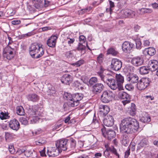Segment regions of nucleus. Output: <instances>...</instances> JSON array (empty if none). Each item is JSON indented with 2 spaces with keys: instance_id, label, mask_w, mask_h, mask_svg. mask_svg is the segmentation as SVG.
<instances>
[{
  "instance_id": "f257e3e1",
  "label": "nucleus",
  "mask_w": 158,
  "mask_h": 158,
  "mask_svg": "<svg viewBox=\"0 0 158 158\" xmlns=\"http://www.w3.org/2000/svg\"><path fill=\"white\" fill-rule=\"evenodd\" d=\"M139 127V122L131 117H127L121 121L120 130L123 132L131 134L137 131Z\"/></svg>"
},
{
  "instance_id": "f03ea898",
  "label": "nucleus",
  "mask_w": 158,
  "mask_h": 158,
  "mask_svg": "<svg viewBox=\"0 0 158 158\" xmlns=\"http://www.w3.org/2000/svg\"><path fill=\"white\" fill-rule=\"evenodd\" d=\"M99 76L101 80L112 89L115 90L118 89L119 90L122 89V86L119 85V84L114 78H112L111 75L108 74H102L99 73Z\"/></svg>"
},
{
  "instance_id": "7ed1b4c3",
  "label": "nucleus",
  "mask_w": 158,
  "mask_h": 158,
  "mask_svg": "<svg viewBox=\"0 0 158 158\" xmlns=\"http://www.w3.org/2000/svg\"><path fill=\"white\" fill-rule=\"evenodd\" d=\"M150 81L148 78H141L138 82L136 84V87L139 90L144 89L149 85Z\"/></svg>"
},
{
  "instance_id": "20e7f679",
  "label": "nucleus",
  "mask_w": 158,
  "mask_h": 158,
  "mask_svg": "<svg viewBox=\"0 0 158 158\" xmlns=\"http://www.w3.org/2000/svg\"><path fill=\"white\" fill-rule=\"evenodd\" d=\"M113 96V93L110 90L103 91L101 96V101L105 103H108L111 100Z\"/></svg>"
},
{
  "instance_id": "39448f33",
  "label": "nucleus",
  "mask_w": 158,
  "mask_h": 158,
  "mask_svg": "<svg viewBox=\"0 0 158 158\" xmlns=\"http://www.w3.org/2000/svg\"><path fill=\"white\" fill-rule=\"evenodd\" d=\"M101 130L103 136L109 140H110L116 136L115 132L113 130L109 129L106 130L105 127H103Z\"/></svg>"
},
{
  "instance_id": "423d86ee",
  "label": "nucleus",
  "mask_w": 158,
  "mask_h": 158,
  "mask_svg": "<svg viewBox=\"0 0 158 158\" xmlns=\"http://www.w3.org/2000/svg\"><path fill=\"white\" fill-rule=\"evenodd\" d=\"M83 97V95L81 93H77L73 94V101L70 102L71 106L74 107L77 106L79 104V102Z\"/></svg>"
},
{
  "instance_id": "0eeeda50",
  "label": "nucleus",
  "mask_w": 158,
  "mask_h": 158,
  "mask_svg": "<svg viewBox=\"0 0 158 158\" xmlns=\"http://www.w3.org/2000/svg\"><path fill=\"white\" fill-rule=\"evenodd\" d=\"M56 147L59 150L64 151L67 150V139H62L57 141L56 143Z\"/></svg>"
},
{
  "instance_id": "6e6552de",
  "label": "nucleus",
  "mask_w": 158,
  "mask_h": 158,
  "mask_svg": "<svg viewBox=\"0 0 158 158\" xmlns=\"http://www.w3.org/2000/svg\"><path fill=\"white\" fill-rule=\"evenodd\" d=\"M60 152L57 148L53 147L48 148L47 153L49 157H55L58 156Z\"/></svg>"
},
{
  "instance_id": "1a4fd4ad",
  "label": "nucleus",
  "mask_w": 158,
  "mask_h": 158,
  "mask_svg": "<svg viewBox=\"0 0 158 158\" xmlns=\"http://www.w3.org/2000/svg\"><path fill=\"white\" fill-rule=\"evenodd\" d=\"M122 66V63L121 61L117 59L112 60L111 63V67L115 71L119 70Z\"/></svg>"
},
{
  "instance_id": "9d476101",
  "label": "nucleus",
  "mask_w": 158,
  "mask_h": 158,
  "mask_svg": "<svg viewBox=\"0 0 158 158\" xmlns=\"http://www.w3.org/2000/svg\"><path fill=\"white\" fill-rule=\"evenodd\" d=\"M119 96L121 99L124 100L122 101L124 105L130 102V95L126 92H120L119 94Z\"/></svg>"
},
{
  "instance_id": "9b49d317",
  "label": "nucleus",
  "mask_w": 158,
  "mask_h": 158,
  "mask_svg": "<svg viewBox=\"0 0 158 158\" xmlns=\"http://www.w3.org/2000/svg\"><path fill=\"white\" fill-rule=\"evenodd\" d=\"M99 111L98 114L101 116L106 115L109 112L110 109L107 106L100 105L99 106Z\"/></svg>"
},
{
  "instance_id": "f8f14e48",
  "label": "nucleus",
  "mask_w": 158,
  "mask_h": 158,
  "mask_svg": "<svg viewBox=\"0 0 158 158\" xmlns=\"http://www.w3.org/2000/svg\"><path fill=\"white\" fill-rule=\"evenodd\" d=\"M148 65L150 71H155L158 69V61L156 60H150Z\"/></svg>"
},
{
  "instance_id": "ddd939ff",
  "label": "nucleus",
  "mask_w": 158,
  "mask_h": 158,
  "mask_svg": "<svg viewBox=\"0 0 158 158\" xmlns=\"http://www.w3.org/2000/svg\"><path fill=\"white\" fill-rule=\"evenodd\" d=\"M144 60L142 56H137L133 57L131 60V63L134 66H138L142 65Z\"/></svg>"
},
{
  "instance_id": "4468645a",
  "label": "nucleus",
  "mask_w": 158,
  "mask_h": 158,
  "mask_svg": "<svg viewBox=\"0 0 158 158\" xmlns=\"http://www.w3.org/2000/svg\"><path fill=\"white\" fill-rule=\"evenodd\" d=\"M9 125L10 128L14 130L17 131L19 128V123L15 119L10 120L9 122Z\"/></svg>"
},
{
  "instance_id": "2eb2a0df",
  "label": "nucleus",
  "mask_w": 158,
  "mask_h": 158,
  "mask_svg": "<svg viewBox=\"0 0 158 158\" xmlns=\"http://www.w3.org/2000/svg\"><path fill=\"white\" fill-rule=\"evenodd\" d=\"M121 13L123 15V17L126 18H133L135 17V13L133 10L129 9H125L121 11Z\"/></svg>"
},
{
  "instance_id": "dca6fc26",
  "label": "nucleus",
  "mask_w": 158,
  "mask_h": 158,
  "mask_svg": "<svg viewBox=\"0 0 158 158\" xmlns=\"http://www.w3.org/2000/svg\"><path fill=\"white\" fill-rule=\"evenodd\" d=\"M104 86L102 84L97 83L93 86V91L96 94L101 93L104 89Z\"/></svg>"
},
{
  "instance_id": "f3484780",
  "label": "nucleus",
  "mask_w": 158,
  "mask_h": 158,
  "mask_svg": "<svg viewBox=\"0 0 158 158\" xmlns=\"http://www.w3.org/2000/svg\"><path fill=\"white\" fill-rule=\"evenodd\" d=\"M76 142L75 139L72 138L67 139V150H70L74 149L76 147Z\"/></svg>"
},
{
  "instance_id": "a211bd4d",
  "label": "nucleus",
  "mask_w": 158,
  "mask_h": 158,
  "mask_svg": "<svg viewBox=\"0 0 158 158\" xmlns=\"http://www.w3.org/2000/svg\"><path fill=\"white\" fill-rule=\"evenodd\" d=\"M139 77L136 75L130 74L127 75V81L130 83L134 84L138 82Z\"/></svg>"
},
{
  "instance_id": "6ab92c4d",
  "label": "nucleus",
  "mask_w": 158,
  "mask_h": 158,
  "mask_svg": "<svg viewBox=\"0 0 158 158\" xmlns=\"http://www.w3.org/2000/svg\"><path fill=\"white\" fill-rule=\"evenodd\" d=\"M57 37L55 35H52L47 41L48 46L50 47H55Z\"/></svg>"
},
{
  "instance_id": "aec40b11",
  "label": "nucleus",
  "mask_w": 158,
  "mask_h": 158,
  "mask_svg": "<svg viewBox=\"0 0 158 158\" xmlns=\"http://www.w3.org/2000/svg\"><path fill=\"white\" fill-rule=\"evenodd\" d=\"M103 123L104 125L107 127H111L114 123V120L112 116L109 117L104 118L103 120Z\"/></svg>"
},
{
  "instance_id": "412c9836",
  "label": "nucleus",
  "mask_w": 158,
  "mask_h": 158,
  "mask_svg": "<svg viewBox=\"0 0 158 158\" xmlns=\"http://www.w3.org/2000/svg\"><path fill=\"white\" fill-rule=\"evenodd\" d=\"M72 81L71 76L69 75L65 74L61 78V82L66 85H69Z\"/></svg>"
},
{
  "instance_id": "4be33fe9",
  "label": "nucleus",
  "mask_w": 158,
  "mask_h": 158,
  "mask_svg": "<svg viewBox=\"0 0 158 158\" xmlns=\"http://www.w3.org/2000/svg\"><path fill=\"white\" fill-rule=\"evenodd\" d=\"M134 44L128 41H125L122 45V49H131L134 47Z\"/></svg>"
},
{
  "instance_id": "5701e85b",
  "label": "nucleus",
  "mask_w": 158,
  "mask_h": 158,
  "mask_svg": "<svg viewBox=\"0 0 158 158\" xmlns=\"http://www.w3.org/2000/svg\"><path fill=\"white\" fill-rule=\"evenodd\" d=\"M3 56L8 60H10L14 57L13 52L11 50H4Z\"/></svg>"
},
{
  "instance_id": "b1692460",
  "label": "nucleus",
  "mask_w": 158,
  "mask_h": 158,
  "mask_svg": "<svg viewBox=\"0 0 158 158\" xmlns=\"http://www.w3.org/2000/svg\"><path fill=\"white\" fill-rule=\"evenodd\" d=\"M27 98L28 100L32 102H36L39 99V97L36 94H31L28 95Z\"/></svg>"
},
{
  "instance_id": "393cba45",
  "label": "nucleus",
  "mask_w": 158,
  "mask_h": 158,
  "mask_svg": "<svg viewBox=\"0 0 158 158\" xmlns=\"http://www.w3.org/2000/svg\"><path fill=\"white\" fill-rule=\"evenodd\" d=\"M148 144V139L144 138L141 140L138 144V148L139 149L144 147H145Z\"/></svg>"
},
{
  "instance_id": "a878e982",
  "label": "nucleus",
  "mask_w": 158,
  "mask_h": 158,
  "mask_svg": "<svg viewBox=\"0 0 158 158\" xmlns=\"http://www.w3.org/2000/svg\"><path fill=\"white\" fill-rule=\"evenodd\" d=\"M64 98L67 100L69 101L68 104L71 106L70 102L71 101H73V95H72L70 93L67 92H64Z\"/></svg>"
},
{
  "instance_id": "bb28decb",
  "label": "nucleus",
  "mask_w": 158,
  "mask_h": 158,
  "mask_svg": "<svg viewBox=\"0 0 158 158\" xmlns=\"http://www.w3.org/2000/svg\"><path fill=\"white\" fill-rule=\"evenodd\" d=\"M36 50H30L29 53L31 56L33 58H38L42 56L41 54H38V52L40 50H37V52H36Z\"/></svg>"
},
{
  "instance_id": "cd10ccee",
  "label": "nucleus",
  "mask_w": 158,
  "mask_h": 158,
  "mask_svg": "<svg viewBox=\"0 0 158 158\" xmlns=\"http://www.w3.org/2000/svg\"><path fill=\"white\" fill-rule=\"evenodd\" d=\"M150 70L149 68L147 67L143 66L140 68L139 69V72L141 75H145L149 73Z\"/></svg>"
},
{
  "instance_id": "c85d7f7f",
  "label": "nucleus",
  "mask_w": 158,
  "mask_h": 158,
  "mask_svg": "<svg viewBox=\"0 0 158 158\" xmlns=\"http://www.w3.org/2000/svg\"><path fill=\"white\" fill-rule=\"evenodd\" d=\"M116 80L119 84V85L122 86L121 85L124 82V77L120 74H116L115 76Z\"/></svg>"
},
{
  "instance_id": "c756f323",
  "label": "nucleus",
  "mask_w": 158,
  "mask_h": 158,
  "mask_svg": "<svg viewBox=\"0 0 158 158\" xmlns=\"http://www.w3.org/2000/svg\"><path fill=\"white\" fill-rule=\"evenodd\" d=\"M136 108L135 105L132 103L130 107L129 113L132 116H134L136 114Z\"/></svg>"
},
{
  "instance_id": "7c9ffc66",
  "label": "nucleus",
  "mask_w": 158,
  "mask_h": 158,
  "mask_svg": "<svg viewBox=\"0 0 158 158\" xmlns=\"http://www.w3.org/2000/svg\"><path fill=\"white\" fill-rule=\"evenodd\" d=\"M30 48L31 49H40V48H44L41 44L36 43L32 44L31 45Z\"/></svg>"
},
{
  "instance_id": "2f4dec72",
  "label": "nucleus",
  "mask_w": 158,
  "mask_h": 158,
  "mask_svg": "<svg viewBox=\"0 0 158 158\" xmlns=\"http://www.w3.org/2000/svg\"><path fill=\"white\" fill-rule=\"evenodd\" d=\"M38 111H37L35 112V116H33V117H31V116H30L29 119H30V120L32 123H36L39 119L40 118L39 117H38L37 116H35L38 114Z\"/></svg>"
},
{
  "instance_id": "473e14b6",
  "label": "nucleus",
  "mask_w": 158,
  "mask_h": 158,
  "mask_svg": "<svg viewBox=\"0 0 158 158\" xmlns=\"http://www.w3.org/2000/svg\"><path fill=\"white\" fill-rule=\"evenodd\" d=\"M16 113L19 115H23L25 114L24 110L22 106H18L16 108Z\"/></svg>"
},
{
  "instance_id": "72a5a7b5",
  "label": "nucleus",
  "mask_w": 158,
  "mask_h": 158,
  "mask_svg": "<svg viewBox=\"0 0 158 158\" xmlns=\"http://www.w3.org/2000/svg\"><path fill=\"white\" fill-rule=\"evenodd\" d=\"M143 53L145 55H148L150 56L154 55L156 53V50H143Z\"/></svg>"
},
{
  "instance_id": "f704fd0d",
  "label": "nucleus",
  "mask_w": 158,
  "mask_h": 158,
  "mask_svg": "<svg viewBox=\"0 0 158 158\" xmlns=\"http://www.w3.org/2000/svg\"><path fill=\"white\" fill-rule=\"evenodd\" d=\"M151 120L150 117L148 115H144L140 119V121L144 123L149 122Z\"/></svg>"
},
{
  "instance_id": "c9c22d12",
  "label": "nucleus",
  "mask_w": 158,
  "mask_h": 158,
  "mask_svg": "<svg viewBox=\"0 0 158 158\" xmlns=\"http://www.w3.org/2000/svg\"><path fill=\"white\" fill-rule=\"evenodd\" d=\"M46 139L44 138H42L35 142L37 145L41 146L45 144L46 143Z\"/></svg>"
},
{
  "instance_id": "e433bc0d",
  "label": "nucleus",
  "mask_w": 158,
  "mask_h": 158,
  "mask_svg": "<svg viewBox=\"0 0 158 158\" xmlns=\"http://www.w3.org/2000/svg\"><path fill=\"white\" fill-rule=\"evenodd\" d=\"M8 114L6 112H1L0 113V118L2 120L5 119L9 118Z\"/></svg>"
},
{
  "instance_id": "4c0bfd02",
  "label": "nucleus",
  "mask_w": 158,
  "mask_h": 158,
  "mask_svg": "<svg viewBox=\"0 0 158 158\" xmlns=\"http://www.w3.org/2000/svg\"><path fill=\"white\" fill-rule=\"evenodd\" d=\"M48 95L54 96L56 94V92L55 88L53 87H52L51 89H49L47 91Z\"/></svg>"
},
{
  "instance_id": "58836bf2",
  "label": "nucleus",
  "mask_w": 158,
  "mask_h": 158,
  "mask_svg": "<svg viewBox=\"0 0 158 158\" xmlns=\"http://www.w3.org/2000/svg\"><path fill=\"white\" fill-rule=\"evenodd\" d=\"M122 143L126 146L129 143L128 137L126 135H123L122 138Z\"/></svg>"
},
{
  "instance_id": "ea45409f",
  "label": "nucleus",
  "mask_w": 158,
  "mask_h": 158,
  "mask_svg": "<svg viewBox=\"0 0 158 158\" xmlns=\"http://www.w3.org/2000/svg\"><path fill=\"white\" fill-rule=\"evenodd\" d=\"M85 44L86 46L83 45L81 43H79L77 49H86V47L87 48V49H91L87 43Z\"/></svg>"
},
{
  "instance_id": "a19ab883",
  "label": "nucleus",
  "mask_w": 158,
  "mask_h": 158,
  "mask_svg": "<svg viewBox=\"0 0 158 158\" xmlns=\"http://www.w3.org/2000/svg\"><path fill=\"white\" fill-rule=\"evenodd\" d=\"M98 81L97 78L95 77H91L89 80V83L90 85H92L94 83H96Z\"/></svg>"
},
{
  "instance_id": "79ce46f5",
  "label": "nucleus",
  "mask_w": 158,
  "mask_h": 158,
  "mask_svg": "<svg viewBox=\"0 0 158 158\" xmlns=\"http://www.w3.org/2000/svg\"><path fill=\"white\" fill-rule=\"evenodd\" d=\"M140 11L143 13H151L152 11V9L147 8H142L140 10Z\"/></svg>"
},
{
  "instance_id": "37998d69",
  "label": "nucleus",
  "mask_w": 158,
  "mask_h": 158,
  "mask_svg": "<svg viewBox=\"0 0 158 158\" xmlns=\"http://www.w3.org/2000/svg\"><path fill=\"white\" fill-rule=\"evenodd\" d=\"M24 154L26 157H32L33 154L31 150H25Z\"/></svg>"
},
{
  "instance_id": "c03bdc74",
  "label": "nucleus",
  "mask_w": 158,
  "mask_h": 158,
  "mask_svg": "<svg viewBox=\"0 0 158 158\" xmlns=\"http://www.w3.org/2000/svg\"><path fill=\"white\" fill-rule=\"evenodd\" d=\"M84 61L83 60H80L76 62L73 64L72 65L76 66L77 67H79L84 63Z\"/></svg>"
},
{
  "instance_id": "a18cd8bd",
  "label": "nucleus",
  "mask_w": 158,
  "mask_h": 158,
  "mask_svg": "<svg viewBox=\"0 0 158 158\" xmlns=\"http://www.w3.org/2000/svg\"><path fill=\"white\" fill-rule=\"evenodd\" d=\"M132 84L130 83V84H126L125 86L126 89L128 90H133L134 89V86Z\"/></svg>"
},
{
  "instance_id": "49530a36",
  "label": "nucleus",
  "mask_w": 158,
  "mask_h": 158,
  "mask_svg": "<svg viewBox=\"0 0 158 158\" xmlns=\"http://www.w3.org/2000/svg\"><path fill=\"white\" fill-rule=\"evenodd\" d=\"M118 53L117 51L115 50H107V54H110L112 56H116Z\"/></svg>"
},
{
  "instance_id": "de8ad7c7",
  "label": "nucleus",
  "mask_w": 158,
  "mask_h": 158,
  "mask_svg": "<svg viewBox=\"0 0 158 158\" xmlns=\"http://www.w3.org/2000/svg\"><path fill=\"white\" fill-rule=\"evenodd\" d=\"M103 56L102 54H100L98 57L97 60L98 63L101 64L103 61Z\"/></svg>"
},
{
  "instance_id": "09e8293b",
  "label": "nucleus",
  "mask_w": 158,
  "mask_h": 158,
  "mask_svg": "<svg viewBox=\"0 0 158 158\" xmlns=\"http://www.w3.org/2000/svg\"><path fill=\"white\" fill-rule=\"evenodd\" d=\"M65 56L69 58H72L74 57L73 53L71 51L67 52L65 54Z\"/></svg>"
},
{
  "instance_id": "8fccbe9b",
  "label": "nucleus",
  "mask_w": 158,
  "mask_h": 158,
  "mask_svg": "<svg viewBox=\"0 0 158 158\" xmlns=\"http://www.w3.org/2000/svg\"><path fill=\"white\" fill-rule=\"evenodd\" d=\"M20 121L22 123V124L24 125H26L27 124L28 121L27 119L23 117L20 118L19 119Z\"/></svg>"
},
{
  "instance_id": "3c124183",
  "label": "nucleus",
  "mask_w": 158,
  "mask_h": 158,
  "mask_svg": "<svg viewBox=\"0 0 158 158\" xmlns=\"http://www.w3.org/2000/svg\"><path fill=\"white\" fill-rule=\"evenodd\" d=\"M79 40L80 43H85L86 41L85 37L83 35H80L79 37Z\"/></svg>"
},
{
  "instance_id": "603ef678",
  "label": "nucleus",
  "mask_w": 158,
  "mask_h": 158,
  "mask_svg": "<svg viewBox=\"0 0 158 158\" xmlns=\"http://www.w3.org/2000/svg\"><path fill=\"white\" fill-rule=\"evenodd\" d=\"M91 9V8L90 7H87V8H86L85 9H82L81 11L82 13V14H83V13H84L85 12H86V13H88L90 10Z\"/></svg>"
},
{
  "instance_id": "864d4df0",
  "label": "nucleus",
  "mask_w": 158,
  "mask_h": 158,
  "mask_svg": "<svg viewBox=\"0 0 158 158\" xmlns=\"http://www.w3.org/2000/svg\"><path fill=\"white\" fill-rule=\"evenodd\" d=\"M9 150L11 154H13L15 152V150L13 146L10 145L9 146Z\"/></svg>"
},
{
  "instance_id": "5fc2aeb1",
  "label": "nucleus",
  "mask_w": 158,
  "mask_h": 158,
  "mask_svg": "<svg viewBox=\"0 0 158 158\" xmlns=\"http://www.w3.org/2000/svg\"><path fill=\"white\" fill-rule=\"evenodd\" d=\"M145 99L146 100H148V101L153 100L154 99V98L151 95H147L144 96Z\"/></svg>"
},
{
  "instance_id": "6e6d98bb",
  "label": "nucleus",
  "mask_w": 158,
  "mask_h": 158,
  "mask_svg": "<svg viewBox=\"0 0 158 158\" xmlns=\"http://www.w3.org/2000/svg\"><path fill=\"white\" fill-rule=\"evenodd\" d=\"M111 152H112L116 156H117L118 158L119 157V154L117 152L116 150L113 146H112V148Z\"/></svg>"
},
{
  "instance_id": "4d7b16f0",
  "label": "nucleus",
  "mask_w": 158,
  "mask_h": 158,
  "mask_svg": "<svg viewBox=\"0 0 158 158\" xmlns=\"http://www.w3.org/2000/svg\"><path fill=\"white\" fill-rule=\"evenodd\" d=\"M141 45V42L139 41H137L136 42V47L137 49H140Z\"/></svg>"
},
{
  "instance_id": "13d9d810",
  "label": "nucleus",
  "mask_w": 158,
  "mask_h": 158,
  "mask_svg": "<svg viewBox=\"0 0 158 158\" xmlns=\"http://www.w3.org/2000/svg\"><path fill=\"white\" fill-rule=\"evenodd\" d=\"M21 23V21L19 20H15L11 21V23L14 25L19 24Z\"/></svg>"
},
{
  "instance_id": "bf43d9fd",
  "label": "nucleus",
  "mask_w": 158,
  "mask_h": 158,
  "mask_svg": "<svg viewBox=\"0 0 158 158\" xmlns=\"http://www.w3.org/2000/svg\"><path fill=\"white\" fill-rule=\"evenodd\" d=\"M130 148H129L125 152L124 156L125 158H127L128 156L130 154Z\"/></svg>"
},
{
  "instance_id": "052dcab7",
  "label": "nucleus",
  "mask_w": 158,
  "mask_h": 158,
  "mask_svg": "<svg viewBox=\"0 0 158 158\" xmlns=\"http://www.w3.org/2000/svg\"><path fill=\"white\" fill-rule=\"evenodd\" d=\"M68 40V43L69 44H72L75 41V39L74 38H67Z\"/></svg>"
},
{
  "instance_id": "680f3d73",
  "label": "nucleus",
  "mask_w": 158,
  "mask_h": 158,
  "mask_svg": "<svg viewBox=\"0 0 158 158\" xmlns=\"http://www.w3.org/2000/svg\"><path fill=\"white\" fill-rule=\"evenodd\" d=\"M33 1L35 2V3L40 5L41 4L44 0H32Z\"/></svg>"
},
{
  "instance_id": "e2e57ef3",
  "label": "nucleus",
  "mask_w": 158,
  "mask_h": 158,
  "mask_svg": "<svg viewBox=\"0 0 158 158\" xmlns=\"http://www.w3.org/2000/svg\"><path fill=\"white\" fill-rule=\"evenodd\" d=\"M112 148V146L110 147L107 148L104 152V154L105 155L106 153L107 154H108V152L109 151L111 152Z\"/></svg>"
},
{
  "instance_id": "0e129e2a",
  "label": "nucleus",
  "mask_w": 158,
  "mask_h": 158,
  "mask_svg": "<svg viewBox=\"0 0 158 158\" xmlns=\"http://www.w3.org/2000/svg\"><path fill=\"white\" fill-rule=\"evenodd\" d=\"M25 150L22 149H18L17 151V153H18L19 155H20L21 154L24 153Z\"/></svg>"
},
{
  "instance_id": "69168bd1",
  "label": "nucleus",
  "mask_w": 158,
  "mask_h": 158,
  "mask_svg": "<svg viewBox=\"0 0 158 158\" xmlns=\"http://www.w3.org/2000/svg\"><path fill=\"white\" fill-rule=\"evenodd\" d=\"M140 28V26L138 25H135L134 27V29L135 31H138Z\"/></svg>"
},
{
  "instance_id": "338daca9",
  "label": "nucleus",
  "mask_w": 158,
  "mask_h": 158,
  "mask_svg": "<svg viewBox=\"0 0 158 158\" xmlns=\"http://www.w3.org/2000/svg\"><path fill=\"white\" fill-rule=\"evenodd\" d=\"M44 6L45 7L48 6L49 5V1L44 0Z\"/></svg>"
},
{
  "instance_id": "774afa93",
  "label": "nucleus",
  "mask_w": 158,
  "mask_h": 158,
  "mask_svg": "<svg viewBox=\"0 0 158 158\" xmlns=\"http://www.w3.org/2000/svg\"><path fill=\"white\" fill-rule=\"evenodd\" d=\"M152 6L154 8L158 9V4L154 3L152 4Z\"/></svg>"
}]
</instances>
